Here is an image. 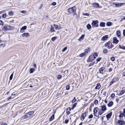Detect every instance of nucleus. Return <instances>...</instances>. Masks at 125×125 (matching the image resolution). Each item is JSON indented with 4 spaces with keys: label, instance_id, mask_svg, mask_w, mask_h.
Listing matches in <instances>:
<instances>
[{
    "label": "nucleus",
    "instance_id": "nucleus-7",
    "mask_svg": "<svg viewBox=\"0 0 125 125\" xmlns=\"http://www.w3.org/2000/svg\"><path fill=\"white\" fill-rule=\"evenodd\" d=\"M53 26L54 28L57 30H59L62 28L61 26L58 25H55L54 24L53 25Z\"/></svg>",
    "mask_w": 125,
    "mask_h": 125
},
{
    "label": "nucleus",
    "instance_id": "nucleus-16",
    "mask_svg": "<svg viewBox=\"0 0 125 125\" xmlns=\"http://www.w3.org/2000/svg\"><path fill=\"white\" fill-rule=\"evenodd\" d=\"M101 87L100 84L99 83L97 84L96 86L95 87V89H99Z\"/></svg>",
    "mask_w": 125,
    "mask_h": 125
},
{
    "label": "nucleus",
    "instance_id": "nucleus-14",
    "mask_svg": "<svg viewBox=\"0 0 125 125\" xmlns=\"http://www.w3.org/2000/svg\"><path fill=\"white\" fill-rule=\"evenodd\" d=\"M105 69V68L104 67L101 68L99 70V73H100L103 74V71Z\"/></svg>",
    "mask_w": 125,
    "mask_h": 125
},
{
    "label": "nucleus",
    "instance_id": "nucleus-21",
    "mask_svg": "<svg viewBox=\"0 0 125 125\" xmlns=\"http://www.w3.org/2000/svg\"><path fill=\"white\" fill-rule=\"evenodd\" d=\"M54 114H53L52 115V116L50 117L49 119V121L50 122L52 120L54 119Z\"/></svg>",
    "mask_w": 125,
    "mask_h": 125
},
{
    "label": "nucleus",
    "instance_id": "nucleus-30",
    "mask_svg": "<svg viewBox=\"0 0 125 125\" xmlns=\"http://www.w3.org/2000/svg\"><path fill=\"white\" fill-rule=\"evenodd\" d=\"M112 23L110 22H108L106 23V25L107 26H110L112 25Z\"/></svg>",
    "mask_w": 125,
    "mask_h": 125
},
{
    "label": "nucleus",
    "instance_id": "nucleus-41",
    "mask_svg": "<svg viewBox=\"0 0 125 125\" xmlns=\"http://www.w3.org/2000/svg\"><path fill=\"white\" fill-rule=\"evenodd\" d=\"M76 100H77L76 99L75 97H74L73 98V99L72 100V102L73 103H74V102H75L76 101Z\"/></svg>",
    "mask_w": 125,
    "mask_h": 125
},
{
    "label": "nucleus",
    "instance_id": "nucleus-56",
    "mask_svg": "<svg viewBox=\"0 0 125 125\" xmlns=\"http://www.w3.org/2000/svg\"><path fill=\"white\" fill-rule=\"evenodd\" d=\"M69 120L68 119H66L65 121V124H67L68 123Z\"/></svg>",
    "mask_w": 125,
    "mask_h": 125
},
{
    "label": "nucleus",
    "instance_id": "nucleus-28",
    "mask_svg": "<svg viewBox=\"0 0 125 125\" xmlns=\"http://www.w3.org/2000/svg\"><path fill=\"white\" fill-rule=\"evenodd\" d=\"M119 47L120 49H122L123 50H125V47L123 45L119 44Z\"/></svg>",
    "mask_w": 125,
    "mask_h": 125
},
{
    "label": "nucleus",
    "instance_id": "nucleus-8",
    "mask_svg": "<svg viewBox=\"0 0 125 125\" xmlns=\"http://www.w3.org/2000/svg\"><path fill=\"white\" fill-rule=\"evenodd\" d=\"M117 123L119 125H122L125 124V122L122 120H118L117 121Z\"/></svg>",
    "mask_w": 125,
    "mask_h": 125
},
{
    "label": "nucleus",
    "instance_id": "nucleus-20",
    "mask_svg": "<svg viewBox=\"0 0 125 125\" xmlns=\"http://www.w3.org/2000/svg\"><path fill=\"white\" fill-rule=\"evenodd\" d=\"M119 113H120V114L119 115V117L120 118L123 117L124 116H125V115L124 113H121V111H119Z\"/></svg>",
    "mask_w": 125,
    "mask_h": 125
},
{
    "label": "nucleus",
    "instance_id": "nucleus-3",
    "mask_svg": "<svg viewBox=\"0 0 125 125\" xmlns=\"http://www.w3.org/2000/svg\"><path fill=\"white\" fill-rule=\"evenodd\" d=\"M104 46L106 47H107L108 49H112L114 46L110 41H109L105 43Z\"/></svg>",
    "mask_w": 125,
    "mask_h": 125
},
{
    "label": "nucleus",
    "instance_id": "nucleus-17",
    "mask_svg": "<svg viewBox=\"0 0 125 125\" xmlns=\"http://www.w3.org/2000/svg\"><path fill=\"white\" fill-rule=\"evenodd\" d=\"M90 52V48L88 47L85 50V52H84L86 54H87L88 53Z\"/></svg>",
    "mask_w": 125,
    "mask_h": 125
},
{
    "label": "nucleus",
    "instance_id": "nucleus-63",
    "mask_svg": "<svg viewBox=\"0 0 125 125\" xmlns=\"http://www.w3.org/2000/svg\"><path fill=\"white\" fill-rule=\"evenodd\" d=\"M73 13V16H74L75 15H76V18H78V17H77V14L75 12H74Z\"/></svg>",
    "mask_w": 125,
    "mask_h": 125
},
{
    "label": "nucleus",
    "instance_id": "nucleus-10",
    "mask_svg": "<svg viewBox=\"0 0 125 125\" xmlns=\"http://www.w3.org/2000/svg\"><path fill=\"white\" fill-rule=\"evenodd\" d=\"M119 40H117V38L116 37H114L113 38V42L116 44H117Z\"/></svg>",
    "mask_w": 125,
    "mask_h": 125
},
{
    "label": "nucleus",
    "instance_id": "nucleus-61",
    "mask_svg": "<svg viewBox=\"0 0 125 125\" xmlns=\"http://www.w3.org/2000/svg\"><path fill=\"white\" fill-rule=\"evenodd\" d=\"M99 115L98 114V115H97V114H94V116H95L96 117H98V118H99Z\"/></svg>",
    "mask_w": 125,
    "mask_h": 125
},
{
    "label": "nucleus",
    "instance_id": "nucleus-11",
    "mask_svg": "<svg viewBox=\"0 0 125 125\" xmlns=\"http://www.w3.org/2000/svg\"><path fill=\"white\" fill-rule=\"evenodd\" d=\"M101 110L102 111L104 112L107 109L105 105H101Z\"/></svg>",
    "mask_w": 125,
    "mask_h": 125
},
{
    "label": "nucleus",
    "instance_id": "nucleus-42",
    "mask_svg": "<svg viewBox=\"0 0 125 125\" xmlns=\"http://www.w3.org/2000/svg\"><path fill=\"white\" fill-rule=\"evenodd\" d=\"M54 26H51V31H55L54 30Z\"/></svg>",
    "mask_w": 125,
    "mask_h": 125
},
{
    "label": "nucleus",
    "instance_id": "nucleus-39",
    "mask_svg": "<svg viewBox=\"0 0 125 125\" xmlns=\"http://www.w3.org/2000/svg\"><path fill=\"white\" fill-rule=\"evenodd\" d=\"M62 77V76L61 75H58L57 77V79H61Z\"/></svg>",
    "mask_w": 125,
    "mask_h": 125
},
{
    "label": "nucleus",
    "instance_id": "nucleus-34",
    "mask_svg": "<svg viewBox=\"0 0 125 125\" xmlns=\"http://www.w3.org/2000/svg\"><path fill=\"white\" fill-rule=\"evenodd\" d=\"M108 51L106 49H104L103 51V53L104 54H106L107 53Z\"/></svg>",
    "mask_w": 125,
    "mask_h": 125
},
{
    "label": "nucleus",
    "instance_id": "nucleus-1",
    "mask_svg": "<svg viewBox=\"0 0 125 125\" xmlns=\"http://www.w3.org/2000/svg\"><path fill=\"white\" fill-rule=\"evenodd\" d=\"M34 114V112L33 111H30L26 113L23 117V119H26L27 118L32 117Z\"/></svg>",
    "mask_w": 125,
    "mask_h": 125
},
{
    "label": "nucleus",
    "instance_id": "nucleus-43",
    "mask_svg": "<svg viewBox=\"0 0 125 125\" xmlns=\"http://www.w3.org/2000/svg\"><path fill=\"white\" fill-rule=\"evenodd\" d=\"M70 88V86L69 85H68L66 86V89L67 90H69Z\"/></svg>",
    "mask_w": 125,
    "mask_h": 125
},
{
    "label": "nucleus",
    "instance_id": "nucleus-49",
    "mask_svg": "<svg viewBox=\"0 0 125 125\" xmlns=\"http://www.w3.org/2000/svg\"><path fill=\"white\" fill-rule=\"evenodd\" d=\"M101 59L102 58L101 57H99L97 58L96 59V60L97 62H98L100 61Z\"/></svg>",
    "mask_w": 125,
    "mask_h": 125
},
{
    "label": "nucleus",
    "instance_id": "nucleus-36",
    "mask_svg": "<svg viewBox=\"0 0 125 125\" xmlns=\"http://www.w3.org/2000/svg\"><path fill=\"white\" fill-rule=\"evenodd\" d=\"M77 104V103H76L74 104L72 106V109H73L74 108V107L76 106V105Z\"/></svg>",
    "mask_w": 125,
    "mask_h": 125
},
{
    "label": "nucleus",
    "instance_id": "nucleus-31",
    "mask_svg": "<svg viewBox=\"0 0 125 125\" xmlns=\"http://www.w3.org/2000/svg\"><path fill=\"white\" fill-rule=\"evenodd\" d=\"M57 38L56 36L54 37H52L51 39L52 41L53 42H54Z\"/></svg>",
    "mask_w": 125,
    "mask_h": 125
},
{
    "label": "nucleus",
    "instance_id": "nucleus-40",
    "mask_svg": "<svg viewBox=\"0 0 125 125\" xmlns=\"http://www.w3.org/2000/svg\"><path fill=\"white\" fill-rule=\"evenodd\" d=\"M94 62H93L92 63H90L89 65H88V66L89 67H90L91 66H93L94 64Z\"/></svg>",
    "mask_w": 125,
    "mask_h": 125
},
{
    "label": "nucleus",
    "instance_id": "nucleus-64",
    "mask_svg": "<svg viewBox=\"0 0 125 125\" xmlns=\"http://www.w3.org/2000/svg\"><path fill=\"white\" fill-rule=\"evenodd\" d=\"M0 125H7V124L4 123H1Z\"/></svg>",
    "mask_w": 125,
    "mask_h": 125
},
{
    "label": "nucleus",
    "instance_id": "nucleus-18",
    "mask_svg": "<svg viewBox=\"0 0 125 125\" xmlns=\"http://www.w3.org/2000/svg\"><path fill=\"white\" fill-rule=\"evenodd\" d=\"M29 36V34L28 33H25L22 34V36L24 37L25 36L27 37Z\"/></svg>",
    "mask_w": 125,
    "mask_h": 125
},
{
    "label": "nucleus",
    "instance_id": "nucleus-12",
    "mask_svg": "<svg viewBox=\"0 0 125 125\" xmlns=\"http://www.w3.org/2000/svg\"><path fill=\"white\" fill-rule=\"evenodd\" d=\"M112 114V112H110V113L107 114L106 115L107 118L108 119L110 118L111 117Z\"/></svg>",
    "mask_w": 125,
    "mask_h": 125
},
{
    "label": "nucleus",
    "instance_id": "nucleus-51",
    "mask_svg": "<svg viewBox=\"0 0 125 125\" xmlns=\"http://www.w3.org/2000/svg\"><path fill=\"white\" fill-rule=\"evenodd\" d=\"M98 101L97 100H95L94 101V103L95 104H96L98 103Z\"/></svg>",
    "mask_w": 125,
    "mask_h": 125
},
{
    "label": "nucleus",
    "instance_id": "nucleus-52",
    "mask_svg": "<svg viewBox=\"0 0 125 125\" xmlns=\"http://www.w3.org/2000/svg\"><path fill=\"white\" fill-rule=\"evenodd\" d=\"M115 96V94L114 93L112 94L111 95V97L112 98H113Z\"/></svg>",
    "mask_w": 125,
    "mask_h": 125
},
{
    "label": "nucleus",
    "instance_id": "nucleus-6",
    "mask_svg": "<svg viewBox=\"0 0 125 125\" xmlns=\"http://www.w3.org/2000/svg\"><path fill=\"white\" fill-rule=\"evenodd\" d=\"M10 27L9 25H7L4 26L2 28V30L4 31H7L11 30Z\"/></svg>",
    "mask_w": 125,
    "mask_h": 125
},
{
    "label": "nucleus",
    "instance_id": "nucleus-19",
    "mask_svg": "<svg viewBox=\"0 0 125 125\" xmlns=\"http://www.w3.org/2000/svg\"><path fill=\"white\" fill-rule=\"evenodd\" d=\"M85 34H82L80 38L78 39V40L80 41H81L83 40Z\"/></svg>",
    "mask_w": 125,
    "mask_h": 125
},
{
    "label": "nucleus",
    "instance_id": "nucleus-23",
    "mask_svg": "<svg viewBox=\"0 0 125 125\" xmlns=\"http://www.w3.org/2000/svg\"><path fill=\"white\" fill-rule=\"evenodd\" d=\"M35 71V69L34 68H31L29 70V72L30 73H33Z\"/></svg>",
    "mask_w": 125,
    "mask_h": 125
},
{
    "label": "nucleus",
    "instance_id": "nucleus-15",
    "mask_svg": "<svg viewBox=\"0 0 125 125\" xmlns=\"http://www.w3.org/2000/svg\"><path fill=\"white\" fill-rule=\"evenodd\" d=\"M99 110V108L98 107H95L94 108V114H97V113L98 111V110Z\"/></svg>",
    "mask_w": 125,
    "mask_h": 125
},
{
    "label": "nucleus",
    "instance_id": "nucleus-62",
    "mask_svg": "<svg viewBox=\"0 0 125 125\" xmlns=\"http://www.w3.org/2000/svg\"><path fill=\"white\" fill-rule=\"evenodd\" d=\"M0 24L2 25H3V21L1 20H0Z\"/></svg>",
    "mask_w": 125,
    "mask_h": 125
},
{
    "label": "nucleus",
    "instance_id": "nucleus-47",
    "mask_svg": "<svg viewBox=\"0 0 125 125\" xmlns=\"http://www.w3.org/2000/svg\"><path fill=\"white\" fill-rule=\"evenodd\" d=\"M67 49V47H65L62 50V52H65V50H66Z\"/></svg>",
    "mask_w": 125,
    "mask_h": 125
},
{
    "label": "nucleus",
    "instance_id": "nucleus-58",
    "mask_svg": "<svg viewBox=\"0 0 125 125\" xmlns=\"http://www.w3.org/2000/svg\"><path fill=\"white\" fill-rule=\"evenodd\" d=\"M115 57H112L111 58V60L113 61H115Z\"/></svg>",
    "mask_w": 125,
    "mask_h": 125
},
{
    "label": "nucleus",
    "instance_id": "nucleus-35",
    "mask_svg": "<svg viewBox=\"0 0 125 125\" xmlns=\"http://www.w3.org/2000/svg\"><path fill=\"white\" fill-rule=\"evenodd\" d=\"M125 92V91L124 90H122L119 93L120 95H122Z\"/></svg>",
    "mask_w": 125,
    "mask_h": 125
},
{
    "label": "nucleus",
    "instance_id": "nucleus-44",
    "mask_svg": "<svg viewBox=\"0 0 125 125\" xmlns=\"http://www.w3.org/2000/svg\"><path fill=\"white\" fill-rule=\"evenodd\" d=\"M93 115L92 114H91L88 117L89 119H91L93 118Z\"/></svg>",
    "mask_w": 125,
    "mask_h": 125
},
{
    "label": "nucleus",
    "instance_id": "nucleus-50",
    "mask_svg": "<svg viewBox=\"0 0 125 125\" xmlns=\"http://www.w3.org/2000/svg\"><path fill=\"white\" fill-rule=\"evenodd\" d=\"M84 117V116H82V115H81V120L82 121H83V120L85 118Z\"/></svg>",
    "mask_w": 125,
    "mask_h": 125
},
{
    "label": "nucleus",
    "instance_id": "nucleus-22",
    "mask_svg": "<svg viewBox=\"0 0 125 125\" xmlns=\"http://www.w3.org/2000/svg\"><path fill=\"white\" fill-rule=\"evenodd\" d=\"M113 102L111 101L109 102L108 104L107 105L109 107H111L113 105Z\"/></svg>",
    "mask_w": 125,
    "mask_h": 125
},
{
    "label": "nucleus",
    "instance_id": "nucleus-32",
    "mask_svg": "<svg viewBox=\"0 0 125 125\" xmlns=\"http://www.w3.org/2000/svg\"><path fill=\"white\" fill-rule=\"evenodd\" d=\"M87 113L86 112H84L81 115L84 116L85 118L86 116Z\"/></svg>",
    "mask_w": 125,
    "mask_h": 125
},
{
    "label": "nucleus",
    "instance_id": "nucleus-33",
    "mask_svg": "<svg viewBox=\"0 0 125 125\" xmlns=\"http://www.w3.org/2000/svg\"><path fill=\"white\" fill-rule=\"evenodd\" d=\"M27 28V27L26 26H24L22 27L21 28V31L22 30H24L26 29Z\"/></svg>",
    "mask_w": 125,
    "mask_h": 125
},
{
    "label": "nucleus",
    "instance_id": "nucleus-5",
    "mask_svg": "<svg viewBox=\"0 0 125 125\" xmlns=\"http://www.w3.org/2000/svg\"><path fill=\"white\" fill-rule=\"evenodd\" d=\"M94 59V58L93 57V56L91 55L89 56L87 60V62H90L93 61Z\"/></svg>",
    "mask_w": 125,
    "mask_h": 125
},
{
    "label": "nucleus",
    "instance_id": "nucleus-25",
    "mask_svg": "<svg viewBox=\"0 0 125 125\" xmlns=\"http://www.w3.org/2000/svg\"><path fill=\"white\" fill-rule=\"evenodd\" d=\"M98 54H97V53L96 52H94L93 55V58H94V59H95L96 57L98 56Z\"/></svg>",
    "mask_w": 125,
    "mask_h": 125
},
{
    "label": "nucleus",
    "instance_id": "nucleus-4",
    "mask_svg": "<svg viewBox=\"0 0 125 125\" xmlns=\"http://www.w3.org/2000/svg\"><path fill=\"white\" fill-rule=\"evenodd\" d=\"M98 21L97 20L93 21L92 23V27L94 26L95 27H97L99 25L97 24Z\"/></svg>",
    "mask_w": 125,
    "mask_h": 125
},
{
    "label": "nucleus",
    "instance_id": "nucleus-26",
    "mask_svg": "<svg viewBox=\"0 0 125 125\" xmlns=\"http://www.w3.org/2000/svg\"><path fill=\"white\" fill-rule=\"evenodd\" d=\"M112 80H113V81H114V82H115L118 81L119 80V79L118 77H115Z\"/></svg>",
    "mask_w": 125,
    "mask_h": 125
},
{
    "label": "nucleus",
    "instance_id": "nucleus-13",
    "mask_svg": "<svg viewBox=\"0 0 125 125\" xmlns=\"http://www.w3.org/2000/svg\"><path fill=\"white\" fill-rule=\"evenodd\" d=\"M108 37V35H105L102 38V40L103 41L106 40L107 39Z\"/></svg>",
    "mask_w": 125,
    "mask_h": 125
},
{
    "label": "nucleus",
    "instance_id": "nucleus-48",
    "mask_svg": "<svg viewBox=\"0 0 125 125\" xmlns=\"http://www.w3.org/2000/svg\"><path fill=\"white\" fill-rule=\"evenodd\" d=\"M13 73L11 74V75H10V80H12L13 78Z\"/></svg>",
    "mask_w": 125,
    "mask_h": 125
},
{
    "label": "nucleus",
    "instance_id": "nucleus-29",
    "mask_svg": "<svg viewBox=\"0 0 125 125\" xmlns=\"http://www.w3.org/2000/svg\"><path fill=\"white\" fill-rule=\"evenodd\" d=\"M116 34L118 37H120L121 35L120 32H116Z\"/></svg>",
    "mask_w": 125,
    "mask_h": 125
},
{
    "label": "nucleus",
    "instance_id": "nucleus-38",
    "mask_svg": "<svg viewBox=\"0 0 125 125\" xmlns=\"http://www.w3.org/2000/svg\"><path fill=\"white\" fill-rule=\"evenodd\" d=\"M104 112L102 111V110L101 111L100 110L98 112V114L100 115H101L103 114Z\"/></svg>",
    "mask_w": 125,
    "mask_h": 125
},
{
    "label": "nucleus",
    "instance_id": "nucleus-37",
    "mask_svg": "<svg viewBox=\"0 0 125 125\" xmlns=\"http://www.w3.org/2000/svg\"><path fill=\"white\" fill-rule=\"evenodd\" d=\"M87 28L88 29H89L91 28V25L89 24L87 25Z\"/></svg>",
    "mask_w": 125,
    "mask_h": 125
},
{
    "label": "nucleus",
    "instance_id": "nucleus-46",
    "mask_svg": "<svg viewBox=\"0 0 125 125\" xmlns=\"http://www.w3.org/2000/svg\"><path fill=\"white\" fill-rule=\"evenodd\" d=\"M9 14L10 16H12L13 15V13L11 11L9 12Z\"/></svg>",
    "mask_w": 125,
    "mask_h": 125
},
{
    "label": "nucleus",
    "instance_id": "nucleus-45",
    "mask_svg": "<svg viewBox=\"0 0 125 125\" xmlns=\"http://www.w3.org/2000/svg\"><path fill=\"white\" fill-rule=\"evenodd\" d=\"M114 83H115V82H114V81L112 80L109 83V86H110L112 84Z\"/></svg>",
    "mask_w": 125,
    "mask_h": 125
},
{
    "label": "nucleus",
    "instance_id": "nucleus-27",
    "mask_svg": "<svg viewBox=\"0 0 125 125\" xmlns=\"http://www.w3.org/2000/svg\"><path fill=\"white\" fill-rule=\"evenodd\" d=\"M86 54L85 53L83 52L80 54L79 55V56L80 57H82L85 55Z\"/></svg>",
    "mask_w": 125,
    "mask_h": 125
},
{
    "label": "nucleus",
    "instance_id": "nucleus-54",
    "mask_svg": "<svg viewBox=\"0 0 125 125\" xmlns=\"http://www.w3.org/2000/svg\"><path fill=\"white\" fill-rule=\"evenodd\" d=\"M68 110V109H67L66 110V112L67 115H69L70 114V112Z\"/></svg>",
    "mask_w": 125,
    "mask_h": 125
},
{
    "label": "nucleus",
    "instance_id": "nucleus-57",
    "mask_svg": "<svg viewBox=\"0 0 125 125\" xmlns=\"http://www.w3.org/2000/svg\"><path fill=\"white\" fill-rule=\"evenodd\" d=\"M115 5L116 7H120V5L119 3H116L115 4Z\"/></svg>",
    "mask_w": 125,
    "mask_h": 125
},
{
    "label": "nucleus",
    "instance_id": "nucleus-53",
    "mask_svg": "<svg viewBox=\"0 0 125 125\" xmlns=\"http://www.w3.org/2000/svg\"><path fill=\"white\" fill-rule=\"evenodd\" d=\"M83 15L85 16H88L89 15L88 13H84L83 14Z\"/></svg>",
    "mask_w": 125,
    "mask_h": 125
},
{
    "label": "nucleus",
    "instance_id": "nucleus-55",
    "mask_svg": "<svg viewBox=\"0 0 125 125\" xmlns=\"http://www.w3.org/2000/svg\"><path fill=\"white\" fill-rule=\"evenodd\" d=\"M56 4V3L55 2H53L52 3L51 5L53 6H55Z\"/></svg>",
    "mask_w": 125,
    "mask_h": 125
},
{
    "label": "nucleus",
    "instance_id": "nucleus-24",
    "mask_svg": "<svg viewBox=\"0 0 125 125\" xmlns=\"http://www.w3.org/2000/svg\"><path fill=\"white\" fill-rule=\"evenodd\" d=\"M105 25V23L104 22H101L100 24V26L101 27H104Z\"/></svg>",
    "mask_w": 125,
    "mask_h": 125
},
{
    "label": "nucleus",
    "instance_id": "nucleus-9",
    "mask_svg": "<svg viewBox=\"0 0 125 125\" xmlns=\"http://www.w3.org/2000/svg\"><path fill=\"white\" fill-rule=\"evenodd\" d=\"M93 7L96 8H100L99 4L98 3L94 2L93 3Z\"/></svg>",
    "mask_w": 125,
    "mask_h": 125
},
{
    "label": "nucleus",
    "instance_id": "nucleus-60",
    "mask_svg": "<svg viewBox=\"0 0 125 125\" xmlns=\"http://www.w3.org/2000/svg\"><path fill=\"white\" fill-rule=\"evenodd\" d=\"M6 14H3L2 15V18H5L6 17Z\"/></svg>",
    "mask_w": 125,
    "mask_h": 125
},
{
    "label": "nucleus",
    "instance_id": "nucleus-2",
    "mask_svg": "<svg viewBox=\"0 0 125 125\" xmlns=\"http://www.w3.org/2000/svg\"><path fill=\"white\" fill-rule=\"evenodd\" d=\"M76 9V7L74 6L68 9V13L71 14L72 13L75 12Z\"/></svg>",
    "mask_w": 125,
    "mask_h": 125
},
{
    "label": "nucleus",
    "instance_id": "nucleus-59",
    "mask_svg": "<svg viewBox=\"0 0 125 125\" xmlns=\"http://www.w3.org/2000/svg\"><path fill=\"white\" fill-rule=\"evenodd\" d=\"M32 66L33 67H34L35 68H36V65L35 63H34L33 64Z\"/></svg>",
    "mask_w": 125,
    "mask_h": 125
}]
</instances>
